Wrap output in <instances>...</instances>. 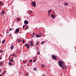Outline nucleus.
<instances>
[{"mask_svg":"<svg viewBox=\"0 0 76 76\" xmlns=\"http://www.w3.org/2000/svg\"><path fill=\"white\" fill-rule=\"evenodd\" d=\"M13 48H14V46H13V45H12L10 47V48L11 50H13Z\"/></svg>","mask_w":76,"mask_h":76,"instance_id":"10","label":"nucleus"},{"mask_svg":"<svg viewBox=\"0 0 76 76\" xmlns=\"http://www.w3.org/2000/svg\"><path fill=\"white\" fill-rule=\"evenodd\" d=\"M9 60H10V59H9Z\"/></svg>","mask_w":76,"mask_h":76,"instance_id":"52","label":"nucleus"},{"mask_svg":"<svg viewBox=\"0 0 76 76\" xmlns=\"http://www.w3.org/2000/svg\"><path fill=\"white\" fill-rule=\"evenodd\" d=\"M41 66L42 67H45V65L44 64H42Z\"/></svg>","mask_w":76,"mask_h":76,"instance_id":"12","label":"nucleus"},{"mask_svg":"<svg viewBox=\"0 0 76 76\" xmlns=\"http://www.w3.org/2000/svg\"><path fill=\"white\" fill-rule=\"evenodd\" d=\"M28 75V73H26V74H25V75L26 76H27Z\"/></svg>","mask_w":76,"mask_h":76,"instance_id":"24","label":"nucleus"},{"mask_svg":"<svg viewBox=\"0 0 76 76\" xmlns=\"http://www.w3.org/2000/svg\"><path fill=\"white\" fill-rule=\"evenodd\" d=\"M28 12H29V13H31V14H32V11L31 10H29L28 11Z\"/></svg>","mask_w":76,"mask_h":76,"instance_id":"11","label":"nucleus"},{"mask_svg":"<svg viewBox=\"0 0 76 76\" xmlns=\"http://www.w3.org/2000/svg\"><path fill=\"white\" fill-rule=\"evenodd\" d=\"M50 17H51V18H52L53 19H54L56 18V16L55 15H54V14H52L50 16Z\"/></svg>","mask_w":76,"mask_h":76,"instance_id":"4","label":"nucleus"},{"mask_svg":"<svg viewBox=\"0 0 76 76\" xmlns=\"http://www.w3.org/2000/svg\"><path fill=\"white\" fill-rule=\"evenodd\" d=\"M0 64L1 65H3V64L1 62H0Z\"/></svg>","mask_w":76,"mask_h":76,"instance_id":"30","label":"nucleus"},{"mask_svg":"<svg viewBox=\"0 0 76 76\" xmlns=\"http://www.w3.org/2000/svg\"><path fill=\"white\" fill-rule=\"evenodd\" d=\"M13 56H16L15 55V54H13Z\"/></svg>","mask_w":76,"mask_h":76,"instance_id":"39","label":"nucleus"},{"mask_svg":"<svg viewBox=\"0 0 76 76\" xmlns=\"http://www.w3.org/2000/svg\"><path fill=\"white\" fill-rule=\"evenodd\" d=\"M2 74H4V73L2 72Z\"/></svg>","mask_w":76,"mask_h":76,"instance_id":"53","label":"nucleus"},{"mask_svg":"<svg viewBox=\"0 0 76 76\" xmlns=\"http://www.w3.org/2000/svg\"><path fill=\"white\" fill-rule=\"evenodd\" d=\"M30 43H31V46H32V47L34 46V44H33V42H32V41H31L30 42Z\"/></svg>","mask_w":76,"mask_h":76,"instance_id":"7","label":"nucleus"},{"mask_svg":"<svg viewBox=\"0 0 76 76\" xmlns=\"http://www.w3.org/2000/svg\"><path fill=\"white\" fill-rule=\"evenodd\" d=\"M37 51H38V48L37 47Z\"/></svg>","mask_w":76,"mask_h":76,"instance_id":"38","label":"nucleus"},{"mask_svg":"<svg viewBox=\"0 0 76 76\" xmlns=\"http://www.w3.org/2000/svg\"><path fill=\"white\" fill-rule=\"evenodd\" d=\"M26 26V25H24L23 26V28H24V26Z\"/></svg>","mask_w":76,"mask_h":76,"instance_id":"37","label":"nucleus"},{"mask_svg":"<svg viewBox=\"0 0 76 76\" xmlns=\"http://www.w3.org/2000/svg\"><path fill=\"white\" fill-rule=\"evenodd\" d=\"M2 13L3 14H4V11H2Z\"/></svg>","mask_w":76,"mask_h":76,"instance_id":"27","label":"nucleus"},{"mask_svg":"<svg viewBox=\"0 0 76 76\" xmlns=\"http://www.w3.org/2000/svg\"><path fill=\"white\" fill-rule=\"evenodd\" d=\"M34 58L35 59V57Z\"/></svg>","mask_w":76,"mask_h":76,"instance_id":"56","label":"nucleus"},{"mask_svg":"<svg viewBox=\"0 0 76 76\" xmlns=\"http://www.w3.org/2000/svg\"><path fill=\"white\" fill-rule=\"evenodd\" d=\"M0 53H3V50H0Z\"/></svg>","mask_w":76,"mask_h":76,"instance_id":"33","label":"nucleus"},{"mask_svg":"<svg viewBox=\"0 0 76 76\" xmlns=\"http://www.w3.org/2000/svg\"><path fill=\"white\" fill-rule=\"evenodd\" d=\"M32 37H34V35H32Z\"/></svg>","mask_w":76,"mask_h":76,"instance_id":"48","label":"nucleus"},{"mask_svg":"<svg viewBox=\"0 0 76 76\" xmlns=\"http://www.w3.org/2000/svg\"><path fill=\"white\" fill-rule=\"evenodd\" d=\"M23 43H25V41L24 40H23Z\"/></svg>","mask_w":76,"mask_h":76,"instance_id":"28","label":"nucleus"},{"mask_svg":"<svg viewBox=\"0 0 76 76\" xmlns=\"http://www.w3.org/2000/svg\"><path fill=\"white\" fill-rule=\"evenodd\" d=\"M0 4L2 5V3H1V2H0Z\"/></svg>","mask_w":76,"mask_h":76,"instance_id":"36","label":"nucleus"},{"mask_svg":"<svg viewBox=\"0 0 76 76\" xmlns=\"http://www.w3.org/2000/svg\"><path fill=\"white\" fill-rule=\"evenodd\" d=\"M31 5H32L33 7H35V6H36V3H35V2H32L31 3Z\"/></svg>","mask_w":76,"mask_h":76,"instance_id":"2","label":"nucleus"},{"mask_svg":"<svg viewBox=\"0 0 76 76\" xmlns=\"http://www.w3.org/2000/svg\"><path fill=\"white\" fill-rule=\"evenodd\" d=\"M39 35H42V33H39Z\"/></svg>","mask_w":76,"mask_h":76,"instance_id":"29","label":"nucleus"},{"mask_svg":"<svg viewBox=\"0 0 76 76\" xmlns=\"http://www.w3.org/2000/svg\"><path fill=\"white\" fill-rule=\"evenodd\" d=\"M36 69H36V68H34V70H36Z\"/></svg>","mask_w":76,"mask_h":76,"instance_id":"34","label":"nucleus"},{"mask_svg":"<svg viewBox=\"0 0 76 76\" xmlns=\"http://www.w3.org/2000/svg\"><path fill=\"white\" fill-rule=\"evenodd\" d=\"M12 30H13V28H10L9 29L10 31H12Z\"/></svg>","mask_w":76,"mask_h":76,"instance_id":"22","label":"nucleus"},{"mask_svg":"<svg viewBox=\"0 0 76 76\" xmlns=\"http://www.w3.org/2000/svg\"><path fill=\"white\" fill-rule=\"evenodd\" d=\"M38 44H39V42H37L36 43V45H38Z\"/></svg>","mask_w":76,"mask_h":76,"instance_id":"23","label":"nucleus"},{"mask_svg":"<svg viewBox=\"0 0 76 76\" xmlns=\"http://www.w3.org/2000/svg\"><path fill=\"white\" fill-rule=\"evenodd\" d=\"M64 5L65 6H67L68 5V3H67L66 2V3L64 4Z\"/></svg>","mask_w":76,"mask_h":76,"instance_id":"16","label":"nucleus"},{"mask_svg":"<svg viewBox=\"0 0 76 76\" xmlns=\"http://www.w3.org/2000/svg\"><path fill=\"white\" fill-rule=\"evenodd\" d=\"M52 58H53V59H54V60L57 59V57H56V56L54 55H52Z\"/></svg>","mask_w":76,"mask_h":76,"instance_id":"5","label":"nucleus"},{"mask_svg":"<svg viewBox=\"0 0 76 76\" xmlns=\"http://www.w3.org/2000/svg\"><path fill=\"white\" fill-rule=\"evenodd\" d=\"M9 65H12V63L10 62H9Z\"/></svg>","mask_w":76,"mask_h":76,"instance_id":"18","label":"nucleus"},{"mask_svg":"<svg viewBox=\"0 0 76 76\" xmlns=\"http://www.w3.org/2000/svg\"><path fill=\"white\" fill-rule=\"evenodd\" d=\"M25 62H26V61H25Z\"/></svg>","mask_w":76,"mask_h":76,"instance_id":"50","label":"nucleus"},{"mask_svg":"<svg viewBox=\"0 0 76 76\" xmlns=\"http://www.w3.org/2000/svg\"><path fill=\"white\" fill-rule=\"evenodd\" d=\"M37 54H40V52H37Z\"/></svg>","mask_w":76,"mask_h":76,"instance_id":"31","label":"nucleus"},{"mask_svg":"<svg viewBox=\"0 0 76 76\" xmlns=\"http://www.w3.org/2000/svg\"><path fill=\"white\" fill-rule=\"evenodd\" d=\"M61 69H63V66H61Z\"/></svg>","mask_w":76,"mask_h":76,"instance_id":"49","label":"nucleus"},{"mask_svg":"<svg viewBox=\"0 0 76 76\" xmlns=\"http://www.w3.org/2000/svg\"><path fill=\"white\" fill-rule=\"evenodd\" d=\"M66 67H65V66H63V69L64 70V69H65V68Z\"/></svg>","mask_w":76,"mask_h":76,"instance_id":"20","label":"nucleus"},{"mask_svg":"<svg viewBox=\"0 0 76 76\" xmlns=\"http://www.w3.org/2000/svg\"><path fill=\"white\" fill-rule=\"evenodd\" d=\"M42 76H44V75H43Z\"/></svg>","mask_w":76,"mask_h":76,"instance_id":"55","label":"nucleus"},{"mask_svg":"<svg viewBox=\"0 0 76 76\" xmlns=\"http://www.w3.org/2000/svg\"><path fill=\"white\" fill-rule=\"evenodd\" d=\"M6 33H7V34H9V31H6Z\"/></svg>","mask_w":76,"mask_h":76,"instance_id":"32","label":"nucleus"},{"mask_svg":"<svg viewBox=\"0 0 76 76\" xmlns=\"http://www.w3.org/2000/svg\"><path fill=\"white\" fill-rule=\"evenodd\" d=\"M9 37H11V36H12V35H11V34H10V35H9Z\"/></svg>","mask_w":76,"mask_h":76,"instance_id":"40","label":"nucleus"},{"mask_svg":"<svg viewBox=\"0 0 76 76\" xmlns=\"http://www.w3.org/2000/svg\"><path fill=\"white\" fill-rule=\"evenodd\" d=\"M33 35H35V33H34L33 34Z\"/></svg>","mask_w":76,"mask_h":76,"instance_id":"44","label":"nucleus"},{"mask_svg":"<svg viewBox=\"0 0 76 76\" xmlns=\"http://www.w3.org/2000/svg\"><path fill=\"white\" fill-rule=\"evenodd\" d=\"M10 61H11V62H12L13 63L14 62V61L13 59H11L10 60Z\"/></svg>","mask_w":76,"mask_h":76,"instance_id":"14","label":"nucleus"},{"mask_svg":"<svg viewBox=\"0 0 76 76\" xmlns=\"http://www.w3.org/2000/svg\"><path fill=\"white\" fill-rule=\"evenodd\" d=\"M1 15H2V14H1Z\"/></svg>","mask_w":76,"mask_h":76,"instance_id":"54","label":"nucleus"},{"mask_svg":"<svg viewBox=\"0 0 76 76\" xmlns=\"http://www.w3.org/2000/svg\"><path fill=\"white\" fill-rule=\"evenodd\" d=\"M33 61H34V62H35V61H36V60H34Z\"/></svg>","mask_w":76,"mask_h":76,"instance_id":"42","label":"nucleus"},{"mask_svg":"<svg viewBox=\"0 0 76 76\" xmlns=\"http://www.w3.org/2000/svg\"><path fill=\"white\" fill-rule=\"evenodd\" d=\"M17 20L18 21H19V20H20V18H18L17 19Z\"/></svg>","mask_w":76,"mask_h":76,"instance_id":"19","label":"nucleus"},{"mask_svg":"<svg viewBox=\"0 0 76 76\" xmlns=\"http://www.w3.org/2000/svg\"><path fill=\"white\" fill-rule=\"evenodd\" d=\"M29 61V62H32V60H30Z\"/></svg>","mask_w":76,"mask_h":76,"instance_id":"26","label":"nucleus"},{"mask_svg":"<svg viewBox=\"0 0 76 76\" xmlns=\"http://www.w3.org/2000/svg\"><path fill=\"white\" fill-rule=\"evenodd\" d=\"M63 62L62 61H59L58 62V64L59 66L60 67H61L62 66H63Z\"/></svg>","mask_w":76,"mask_h":76,"instance_id":"1","label":"nucleus"},{"mask_svg":"<svg viewBox=\"0 0 76 76\" xmlns=\"http://www.w3.org/2000/svg\"><path fill=\"white\" fill-rule=\"evenodd\" d=\"M5 42V40H4L2 41V44H4V42Z\"/></svg>","mask_w":76,"mask_h":76,"instance_id":"17","label":"nucleus"},{"mask_svg":"<svg viewBox=\"0 0 76 76\" xmlns=\"http://www.w3.org/2000/svg\"><path fill=\"white\" fill-rule=\"evenodd\" d=\"M52 12V10H50L48 11V13H51V12Z\"/></svg>","mask_w":76,"mask_h":76,"instance_id":"9","label":"nucleus"},{"mask_svg":"<svg viewBox=\"0 0 76 76\" xmlns=\"http://www.w3.org/2000/svg\"><path fill=\"white\" fill-rule=\"evenodd\" d=\"M36 37H41V36H39V35L38 34H37L36 35Z\"/></svg>","mask_w":76,"mask_h":76,"instance_id":"13","label":"nucleus"},{"mask_svg":"<svg viewBox=\"0 0 76 76\" xmlns=\"http://www.w3.org/2000/svg\"><path fill=\"white\" fill-rule=\"evenodd\" d=\"M24 23L25 24H26V25H28V21L26 20L24 21Z\"/></svg>","mask_w":76,"mask_h":76,"instance_id":"6","label":"nucleus"},{"mask_svg":"<svg viewBox=\"0 0 76 76\" xmlns=\"http://www.w3.org/2000/svg\"><path fill=\"white\" fill-rule=\"evenodd\" d=\"M27 28L28 29V26H27Z\"/></svg>","mask_w":76,"mask_h":76,"instance_id":"45","label":"nucleus"},{"mask_svg":"<svg viewBox=\"0 0 76 76\" xmlns=\"http://www.w3.org/2000/svg\"><path fill=\"white\" fill-rule=\"evenodd\" d=\"M28 29V28H25V29L26 30V29Z\"/></svg>","mask_w":76,"mask_h":76,"instance_id":"46","label":"nucleus"},{"mask_svg":"<svg viewBox=\"0 0 76 76\" xmlns=\"http://www.w3.org/2000/svg\"><path fill=\"white\" fill-rule=\"evenodd\" d=\"M19 31V28H17L16 29V31H15V34H18Z\"/></svg>","mask_w":76,"mask_h":76,"instance_id":"3","label":"nucleus"},{"mask_svg":"<svg viewBox=\"0 0 76 76\" xmlns=\"http://www.w3.org/2000/svg\"><path fill=\"white\" fill-rule=\"evenodd\" d=\"M0 76H2L1 75H0Z\"/></svg>","mask_w":76,"mask_h":76,"instance_id":"51","label":"nucleus"},{"mask_svg":"<svg viewBox=\"0 0 76 76\" xmlns=\"http://www.w3.org/2000/svg\"><path fill=\"white\" fill-rule=\"evenodd\" d=\"M12 59H13V58H12Z\"/></svg>","mask_w":76,"mask_h":76,"instance_id":"57","label":"nucleus"},{"mask_svg":"<svg viewBox=\"0 0 76 76\" xmlns=\"http://www.w3.org/2000/svg\"><path fill=\"white\" fill-rule=\"evenodd\" d=\"M45 43V42H42L41 43V45H42V44H44Z\"/></svg>","mask_w":76,"mask_h":76,"instance_id":"15","label":"nucleus"},{"mask_svg":"<svg viewBox=\"0 0 76 76\" xmlns=\"http://www.w3.org/2000/svg\"><path fill=\"white\" fill-rule=\"evenodd\" d=\"M1 69L0 68V73H1Z\"/></svg>","mask_w":76,"mask_h":76,"instance_id":"35","label":"nucleus"},{"mask_svg":"<svg viewBox=\"0 0 76 76\" xmlns=\"http://www.w3.org/2000/svg\"><path fill=\"white\" fill-rule=\"evenodd\" d=\"M18 42H21V41H22V40H21V39H19L18 40Z\"/></svg>","mask_w":76,"mask_h":76,"instance_id":"21","label":"nucleus"},{"mask_svg":"<svg viewBox=\"0 0 76 76\" xmlns=\"http://www.w3.org/2000/svg\"><path fill=\"white\" fill-rule=\"evenodd\" d=\"M50 13H48V16L49 17V16H50Z\"/></svg>","mask_w":76,"mask_h":76,"instance_id":"25","label":"nucleus"},{"mask_svg":"<svg viewBox=\"0 0 76 76\" xmlns=\"http://www.w3.org/2000/svg\"><path fill=\"white\" fill-rule=\"evenodd\" d=\"M0 59H1V57H0Z\"/></svg>","mask_w":76,"mask_h":76,"instance_id":"47","label":"nucleus"},{"mask_svg":"<svg viewBox=\"0 0 76 76\" xmlns=\"http://www.w3.org/2000/svg\"><path fill=\"white\" fill-rule=\"evenodd\" d=\"M6 72V71H4V73H5Z\"/></svg>","mask_w":76,"mask_h":76,"instance_id":"43","label":"nucleus"},{"mask_svg":"<svg viewBox=\"0 0 76 76\" xmlns=\"http://www.w3.org/2000/svg\"><path fill=\"white\" fill-rule=\"evenodd\" d=\"M23 63H25V61H23Z\"/></svg>","mask_w":76,"mask_h":76,"instance_id":"41","label":"nucleus"},{"mask_svg":"<svg viewBox=\"0 0 76 76\" xmlns=\"http://www.w3.org/2000/svg\"><path fill=\"white\" fill-rule=\"evenodd\" d=\"M25 46H26L28 48H29V45L28 44L26 43L25 45Z\"/></svg>","mask_w":76,"mask_h":76,"instance_id":"8","label":"nucleus"}]
</instances>
